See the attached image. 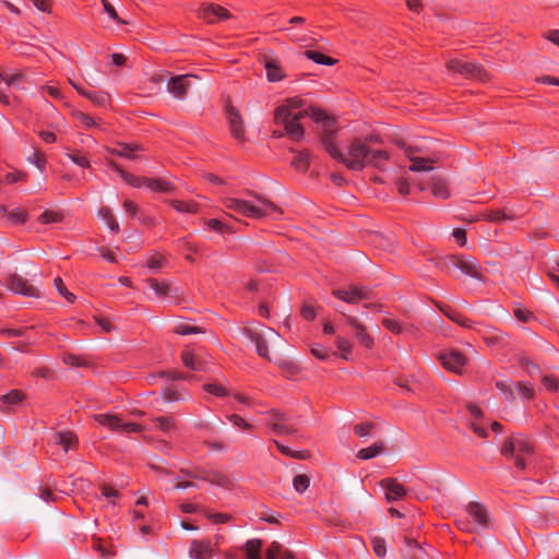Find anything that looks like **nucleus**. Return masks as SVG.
<instances>
[{"label": "nucleus", "instance_id": "28", "mask_svg": "<svg viewBox=\"0 0 559 559\" xmlns=\"http://www.w3.org/2000/svg\"><path fill=\"white\" fill-rule=\"evenodd\" d=\"M202 480H206L213 485L228 488L231 484L229 478L223 474H221L217 471H205L204 475L202 476Z\"/></svg>", "mask_w": 559, "mask_h": 559}, {"label": "nucleus", "instance_id": "6", "mask_svg": "<svg viewBox=\"0 0 559 559\" xmlns=\"http://www.w3.org/2000/svg\"><path fill=\"white\" fill-rule=\"evenodd\" d=\"M197 79L198 76L193 74L168 76V74L165 73L158 75L155 81H165L168 93H170L175 98L181 100L186 97L188 90L192 86V81Z\"/></svg>", "mask_w": 559, "mask_h": 559}, {"label": "nucleus", "instance_id": "61", "mask_svg": "<svg viewBox=\"0 0 559 559\" xmlns=\"http://www.w3.org/2000/svg\"><path fill=\"white\" fill-rule=\"evenodd\" d=\"M373 425L371 423L358 424L354 427V431L359 437H366L370 433Z\"/></svg>", "mask_w": 559, "mask_h": 559}, {"label": "nucleus", "instance_id": "26", "mask_svg": "<svg viewBox=\"0 0 559 559\" xmlns=\"http://www.w3.org/2000/svg\"><path fill=\"white\" fill-rule=\"evenodd\" d=\"M181 360L183 365L191 370H205V362L199 359L190 349L182 352Z\"/></svg>", "mask_w": 559, "mask_h": 559}, {"label": "nucleus", "instance_id": "53", "mask_svg": "<svg viewBox=\"0 0 559 559\" xmlns=\"http://www.w3.org/2000/svg\"><path fill=\"white\" fill-rule=\"evenodd\" d=\"M74 117L80 120L85 127H98V122L95 121L94 118L90 117L88 115L82 112V111H73Z\"/></svg>", "mask_w": 559, "mask_h": 559}, {"label": "nucleus", "instance_id": "17", "mask_svg": "<svg viewBox=\"0 0 559 559\" xmlns=\"http://www.w3.org/2000/svg\"><path fill=\"white\" fill-rule=\"evenodd\" d=\"M199 16L206 21L207 23H216L221 20H227L230 17V13L223 7L218 4H202L199 10Z\"/></svg>", "mask_w": 559, "mask_h": 559}, {"label": "nucleus", "instance_id": "7", "mask_svg": "<svg viewBox=\"0 0 559 559\" xmlns=\"http://www.w3.org/2000/svg\"><path fill=\"white\" fill-rule=\"evenodd\" d=\"M447 68L466 79L485 82L489 79L487 71L478 63L453 59L448 61Z\"/></svg>", "mask_w": 559, "mask_h": 559}, {"label": "nucleus", "instance_id": "62", "mask_svg": "<svg viewBox=\"0 0 559 559\" xmlns=\"http://www.w3.org/2000/svg\"><path fill=\"white\" fill-rule=\"evenodd\" d=\"M496 386L499 391H501L509 400H514V392L511 389L510 384L504 381H498Z\"/></svg>", "mask_w": 559, "mask_h": 559}, {"label": "nucleus", "instance_id": "13", "mask_svg": "<svg viewBox=\"0 0 559 559\" xmlns=\"http://www.w3.org/2000/svg\"><path fill=\"white\" fill-rule=\"evenodd\" d=\"M336 298L348 302L357 304L360 300L369 299L370 292L362 286H349L347 289L337 288L332 293Z\"/></svg>", "mask_w": 559, "mask_h": 559}, {"label": "nucleus", "instance_id": "22", "mask_svg": "<svg viewBox=\"0 0 559 559\" xmlns=\"http://www.w3.org/2000/svg\"><path fill=\"white\" fill-rule=\"evenodd\" d=\"M226 114L231 134L238 140H243L242 119L238 110L233 106H228Z\"/></svg>", "mask_w": 559, "mask_h": 559}, {"label": "nucleus", "instance_id": "54", "mask_svg": "<svg viewBox=\"0 0 559 559\" xmlns=\"http://www.w3.org/2000/svg\"><path fill=\"white\" fill-rule=\"evenodd\" d=\"M204 472L205 471L201 469V468H194V469L181 468L179 471V475L182 477H186V478L202 479Z\"/></svg>", "mask_w": 559, "mask_h": 559}, {"label": "nucleus", "instance_id": "4", "mask_svg": "<svg viewBox=\"0 0 559 559\" xmlns=\"http://www.w3.org/2000/svg\"><path fill=\"white\" fill-rule=\"evenodd\" d=\"M533 453L531 443L521 436H514L504 441L501 454L514 460L515 466L520 469L525 468V456Z\"/></svg>", "mask_w": 559, "mask_h": 559}, {"label": "nucleus", "instance_id": "15", "mask_svg": "<svg viewBox=\"0 0 559 559\" xmlns=\"http://www.w3.org/2000/svg\"><path fill=\"white\" fill-rule=\"evenodd\" d=\"M143 146L139 143L131 142V143H124V142H117V144L114 147H106V151L111 154L116 155L129 160H135L140 158L139 152L143 151Z\"/></svg>", "mask_w": 559, "mask_h": 559}, {"label": "nucleus", "instance_id": "23", "mask_svg": "<svg viewBox=\"0 0 559 559\" xmlns=\"http://www.w3.org/2000/svg\"><path fill=\"white\" fill-rule=\"evenodd\" d=\"M109 166L119 173V175L123 178V180L129 183L130 186L134 188H141V187H147L148 178L146 177H135L127 171H124L122 168L119 167L118 164H116L114 160H108Z\"/></svg>", "mask_w": 559, "mask_h": 559}, {"label": "nucleus", "instance_id": "42", "mask_svg": "<svg viewBox=\"0 0 559 559\" xmlns=\"http://www.w3.org/2000/svg\"><path fill=\"white\" fill-rule=\"evenodd\" d=\"M63 219V215L60 212L45 211L40 216L39 221L43 224L58 223Z\"/></svg>", "mask_w": 559, "mask_h": 559}, {"label": "nucleus", "instance_id": "51", "mask_svg": "<svg viewBox=\"0 0 559 559\" xmlns=\"http://www.w3.org/2000/svg\"><path fill=\"white\" fill-rule=\"evenodd\" d=\"M372 548L378 557H384L386 554L385 542L383 538L374 536L371 539Z\"/></svg>", "mask_w": 559, "mask_h": 559}, {"label": "nucleus", "instance_id": "50", "mask_svg": "<svg viewBox=\"0 0 559 559\" xmlns=\"http://www.w3.org/2000/svg\"><path fill=\"white\" fill-rule=\"evenodd\" d=\"M167 264L165 257L160 254H154L147 260V266L153 271H158Z\"/></svg>", "mask_w": 559, "mask_h": 559}, {"label": "nucleus", "instance_id": "38", "mask_svg": "<svg viewBox=\"0 0 559 559\" xmlns=\"http://www.w3.org/2000/svg\"><path fill=\"white\" fill-rule=\"evenodd\" d=\"M335 345L342 352V358L346 360L350 359L352 343L346 337L337 335L335 338Z\"/></svg>", "mask_w": 559, "mask_h": 559}, {"label": "nucleus", "instance_id": "5", "mask_svg": "<svg viewBox=\"0 0 559 559\" xmlns=\"http://www.w3.org/2000/svg\"><path fill=\"white\" fill-rule=\"evenodd\" d=\"M310 117L322 126V135L321 142L325 151L333 157V153L329 150V146H332L335 151H340L335 144L333 143V135L336 132L334 127V119L330 117L325 111L317 108L310 109Z\"/></svg>", "mask_w": 559, "mask_h": 559}, {"label": "nucleus", "instance_id": "18", "mask_svg": "<svg viewBox=\"0 0 559 559\" xmlns=\"http://www.w3.org/2000/svg\"><path fill=\"white\" fill-rule=\"evenodd\" d=\"M379 486L384 490L385 500L390 503L402 499L406 495L405 487L394 478H384L379 483Z\"/></svg>", "mask_w": 559, "mask_h": 559}, {"label": "nucleus", "instance_id": "58", "mask_svg": "<svg viewBox=\"0 0 559 559\" xmlns=\"http://www.w3.org/2000/svg\"><path fill=\"white\" fill-rule=\"evenodd\" d=\"M516 391L521 396L528 399V400L533 399V396H534L533 389H531L525 382H518Z\"/></svg>", "mask_w": 559, "mask_h": 559}, {"label": "nucleus", "instance_id": "46", "mask_svg": "<svg viewBox=\"0 0 559 559\" xmlns=\"http://www.w3.org/2000/svg\"><path fill=\"white\" fill-rule=\"evenodd\" d=\"M55 287L58 290V293L63 296L68 301L73 302L75 299V296L70 293L67 287L64 286L62 280L60 277H56L53 281Z\"/></svg>", "mask_w": 559, "mask_h": 559}, {"label": "nucleus", "instance_id": "57", "mask_svg": "<svg viewBox=\"0 0 559 559\" xmlns=\"http://www.w3.org/2000/svg\"><path fill=\"white\" fill-rule=\"evenodd\" d=\"M206 224L213 230H216L219 233H224V231L231 233V229L228 226H226L225 224H223L221 221H218L216 218L209 219L206 222Z\"/></svg>", "mask_w": 559, "mask_h": 559}, {"label": "nucleus", "instance_id": "16", "mask_svg": "<svg viewBox=\"0 0 559 559\" xmlns=\"http://www.w3.org/2000/svg\"><path fill=\"white\" fill-rule=\"evenodd\" d=\"M465 510L475 522L477 532L489 527V515L487 509L483 504L472 501L466 506Z\"/></svg>", "mask_w": 559, "mask_h": 559}, {"label": "nucleus", "instance_id": "30", "mask_svg": "<svg viewBox=\"0 0 559 559\" xmlns=\"http://www.w3.org/2000/svg\"><path fill=\"white\" fill-rule=\"evenodd\" d=\"M385 450L384 443L382 441H378L373 443L372 445L361 449L357 453V457L360 460H370L379 454L383 453Z\"/></svg>", "mask_w": 559, "mask_h": 559}, {"label": "nucleus", "instance_id": "33", "mask_svg": "<svg viewBox=\"0 0 559 559\" xmlns=\"http://www.w3.org/2000/svg\"><path fill=\"white\" fill-rule=\"evenodd\" d=\"M25 80V75L21 71L14 72H2V81L5 82L8 86H13L16 88H22L21 83Z\"/></svg>", "mask_w": 559, "mask_h": 559}, {"label": "nucleus", "instance_id": "25", "mask_svg": "<svg viewBox=\"0 0 559 559\" xmlns=\"http://www.w3.org/2000/svg\"><path fill=\"white\" fill-rule=\"evenodd\" d=\"M347 322L354 328L355 336L366 347H371L373 344L372 337L367 333L364 325H361L355 317H347Z\"/></svg>", "mask_w": 559, "mask_h": 559}, {"label": "nucleus", "instance_id": "34", "mask_svg": "<svg viewBox=\"0 0 559 559\" xmlns=\"http://www.w3.org/2000/svg\"><path fill=\"white\" fill-rule=\"evenodd\" d=\"M262 540L259 538L249 539L245 545V550L248 559H261L260 550Z\"/></svg>", "mask_w": 559, "mask_h": 559}, {"label": "nucleus", "instance_id": "39", "mask_svg": "<svg viewBox=\"0 0 559 559\" xmlns=\"http://www.w3.org/2000/svg\"><path fill=\"white\" fill-rule=\"evenodd\" d=\"M441 310L450 320L460 324L461 326H464L467 329L473 328L472 321L468 320L467 318H464L461 314H459L452 310H445V309H441Z\"/></svg>", "mask_w": 559, "mask_h": 559}, {"label": "nucleus", "instance_id": "12", "mask_svg": "<svg viewBox=\"0 0 559 559\" xmlns=\"http://www.w3.org/2000/svg\"><path fill=\"white\" fill-rule=\"evenodd\" d=\"M8 287L14 294H19L27 297L38 298L39 290L35 285L28 284V282L19 274H11L8 278Z\"/></svg>", "mask_w": 559, "mask_h": 559}, {"label": "nucleus", "instance_id": "10", "mask_svg": "<svg viewBox=\"0 0 559 559\" xmlns=\"http://www.w3.org/2000/svg\"><path fill=\"white\" fill-rule=\"evenodd\" d=\"M94 418L100 425L107 426L111 430L121 431V432H140L142 431V426L134 423H124L120 416L114 414H97L94 415Z\"/></svg>", "mask_w": 559, "mask_h": 559}, {"label": "nucleus", "instance_id": "41", "mask_svg": "<svg viewBox=\"0 0 559 559\" xmlns=\"http://www.w3.org/2000/svg\"><path fill=\"white\" fill-rule=\"evenodd\" d=\"M25 395L22 391L12 390L8 394L1 396L3 403L8 405H16L24 400Z\"/></svg>", "mask_w": 559, "mask_h": 559}, {"label": "nucleus", "instance_id": "40", "mask_svg": "<svg viewBox=\"0 0 559 559\" xmlns=\"http://www.w3.org/2000/svg\"><path fill=\"white\" fill-rule=\"evenodd\" d=\"M98 214L107 223V225L114 233H118L119 224L115 219L109 209L103 207L99 210Z\"/></svg>", "mask_w": 559, "mask_h": 559}, {"label": "nucleus", "instance_id": "31", "mask_svg": "<svg viewBox=\"0 0 559 559\" xmlns=\"http://www.w3.org/2000/svg\"><path fill=\"white\" fill-rule=\"evenodd\" d=\"M55 442L61 445L64 451L71 450L78 442L76 437L70 431L57 432L55 435Z\"/></svg>", "mask_w": 559, "mask_h": 559}, {"label": "nucleus", "instance_id": "63", "mask_svg": "<svg viewBox=\"0 0 559 559\" xmlns=\"http://www.w3.org/2000/svg\"><path fill=\"white\" fill-rule=\"evenodd\" d=\"M456 525L461 531H464V532H469V533L477 532L476 526L466 519H461V518L457 519Z\"/></svg>", "mask_w": 559, "mask_h": 559}, {"label": "nucleus", "instance_id": "8", "mask_svg": "<svg viewBox=\"0 0 559 559\" xmlns=\"http://www.w3.org/2000/svg\"><path fill=\"white\" fill-rule=\"evenodd\" d=\"M445 265L456 267L462 273L478 281H485L481 266L473 257L451 255L447 259Z\"/></svg>", "mask_w": 559, "mask_h": 559}, {"label": "nucleus", "instance_id": "1", "mask_svg": "<svg viewBox=\"0 0 559 559\" xmlns=\"http://www.w3.org/2000/svg\"><path fill=\"white\" fill-rule=\"evenodd\" d=\"M329 150L333 153V158L342 163L350 170L359 171L366 166H372L383 170L385 163L390 159V152L385 150H373L366 143L355 139L346 148V153L335 151L332 146Z\"/></svg>", "mask_w": 559, "mask_h": 559}, {"label": "nucleus", "instance_id": "43", "mask_svg": "<svg viewBox=\"0 0 559 559\" xmlns=\"http://www.w3.org/2000/svg\"><path fill=\"white\" fill-rule=\"evenodd\" d=\"M309 484L310 478L305 474L297 475L293 480V486L299 493H302L309 487Z\"/></svg>", "mask_w": 559, "mask_h": 559}, {"label": "nucleus", "instance_id": "21", "mask_svg": "<svg viewBox=\"0 0 559 559\" xmlns=\"http://www.w3.org/2000/svg\"><path fill=\"white\" fill-rule=\"evenodd\" d=\"M146 283L158 297H178L181 294L179 287H171L168 283L156 278H147Z\"/></svg>", "mask_w": 559, "mask_h": 559}, {"label": "nucleus", "instance_id": "14", "mask_svg": "<svg viewBox=\"0 0 559 559\" xmlns=\"http://www.w3.org/2000/svg\"><path fill=\"white\" fill-rule=\"evenodd\" d=\"M395 144L403 148L405 151V154L412 162V165L409 166V170L412 171H430L432 170L431 159L424 158V157H415L413 154L415 151H417V147H412L406 145V143L403 140H396Z\"/></svg>", "mask_w": 559, "mask_h": 559}, {"label": "nucleus", "instance_id": "59", "mask_svg": "<svg viewBox=\"0 0 559 559\" xmlns=\"http://www.w3.org/2000/svg\"><path fill=\"white\" fill-rule=\"evenodd\" d=\"M227 419L236 427L242 428V429H250L251 425L248 424L242 417L239 415L233 414L228 415Z\"/></svg>", "mask_w": 559, "mask_h": 559}, {"label": "nucleus", "instance_id": "24", "mask_svg": "<svg viewBox=\"0 0 559 559\" xmlns=\"http://www.w3.org/2000/svg\"><path fill=\"white\" fill-rule=\"evenodd\" d=\"M212 555V547L209 543L193 540L189 549L190 559H206Z\"/></svg>", "mask_w": 559, "mask_h": 559}, {"label": "nucleus", "instance_id": "11", "mask_svg": "<svg viewBox=\"0 0 559 559\" xmlns=\"http://www.w3.org/2000/svg\"><path fill=\"white\" fill-rule=\"evenodd\" d=\"M308 116L310 117V109H304L298 111V116H288L286 119H275V122L284 124L288 136L295 141H299L305 133V129L299 120Z\"/></svg>", "mask_w": 559, "mask_h": 559}, {"label": "nucleus", "instance_id": "2", "mask_svg": "<svg viewBox=\"0 0 559 559\" xmlns=\"http://www.w3.org/2000/svg\"><path fill=\"white\" fill-rule=\"evenodd\" d=\"M249 195H251L258 203H252L246 200L237 199V198H226L224 200V205L245 216L251 218H262L266 216H272V213H275L277 216L282 215V210H280L272 201L269 199L253 192L249 191Z\"/></svg>", "mask_w": 559, "mask_h": 559}, {"label": "nucleus", "instance_id": "48", "mask_svg": "<svg viewBox=\"0 0 559 559\" xmlns=\"http://www.w3.org/2000/svg\"><path fill=\"white\" fill-rule=\"evenodd\" d=\"M274 443L275 445L277 447V449L284 454V455H287V456H292V457H295V459H299V460H305L308 457L307 453L306 452H295V451H292L289 448L283 445L282 443H280L278 441L274 440Z\"/></svg>", "mask_w": 559, "mask_h": 559}, {"label": "nucleus", "instance_id": "3", "mask_svg": "<svg viewBox=\"0 0 559 559\" xmlns=\"http://www.w3.org/2000/svg\"><path fill=\"white\" fill-rule=\"evenodd\" d=\"M240 332L254 344L259 356L266 359H270L269 345L275 344L281 338L275 330L267 326H262L261 329L243 328Z\"/></svg>", "mask_w": 559, "mask_h": 559}, {"label": "nucleus", "instance_id": "64", "mask_svg": "<svg viewBox=\"0 0 559 559\" xmlns=\"http://www.w3.org/2000/svg\"><path fill=\"white\" fill-rule=\"evenodd\" d=\"M90 100H92L94 104L98 106H106L109 97L105 93H94L92 96H90Z\"/></svg>", "mask_w": 559, "mask_h": 559}, {"label": "nucleus", "instance_id": "32", "mask_svg": "<svg viewBox=\"0 0 559 559\" xmlns=\"http://www.w3.org/2000/svg\"><path fill=\"white\" fill-rule=\"evenodd\" d=\"M407 546L406 557L408 559H426L425 550L413 538L405 537Z\"/></svg>", "mask_w": 559, "mask_h": 559}, {"label": "nucleus", "instance_id": "56", "mask_svg": "<svg viewBox=\"0 0 559 559\" xmlns=\"http://www.w3.org/2000/svg\"><path fill=\"white\" fill-rule=\"evenodd\" d=\"M175 332L180 335H188L192 333H203L202 329L199 326H191L187 324H180L175 328Z\"/></svg>", "mask_w": 559, "mask_h": 559}, {"label": "nucleus", "instance_id": "37", "mask_svg": "<svg viewBox=\"0 0 559 559\" xmlns=\"http://www.w3.org/2000/svg\"><path fill=\"white\" fill-rule=\"evenodd\" d=\"M292 165L299 171H307L309 167V153L307 151L299 152L292 162Z\"/></svg>", "mask_w": 559, "mask_h": 559}, {"label": "nucleus", "instance_id": "45", "mask_svg": "<svg viewBox=\"0 0 559 559\" xmlns=\"http://www.w3.org/2000/svg\"><path fill=\"white\" fill-rule=\"evenodd\" d=\"M284 551L283 546L278 542H273L266 549L265 557L266 559H277Z\"/></svg>", "mask_w": 559, "mask_h": 559}, {"label": "nucleus", "instance_id": "9", "mask_svg": "<svg viewBox=\"0 0 559 559\" xmlns=\"http://www.w3.org/2000/svg\"><path fill=\"white\" fill-rule=\"evenodd\" d=\"M267 417L266 425L276 433L284 436H292L297 432V429L290 424V416L280 409H271L265 413Z\"/></svg>", "mask_w": 559, "mask_h": 559}, {"label": "nucleus", "instance_id": "35", "mask_svg": "<svg viewBox=\"0 0 559 559\" xmlns=\"http://www.w3.org/2000/svg\"><path fill=\"white\" fill-rule=\"evenodd\" d=\"M265 70L267 80L271 82H276L284 78L281 67L273 60H267L265 62Z\"/></svg>", "mask_w": 559, "mask_h": 559}, {"label": "nucleus", "instance_id": "47", "mask_svg": "<svg viewBox=\"0 0 559 559\" xmlns=\"http://www.w3.org/2000/svg\"><path fill=\"white\" fill-rule=\"evenodd\" d=\"M8 218L13 224H22V223H24L26 221L27 213L24 210H22V209H14L12 211H9Z\"/></svg>", "mask_w": 559, "mask_h": 559}, {"label": "nucleus", "instance_id": "27", "mask_svg": "<svg viewBox=\"0 0 559 559\" xmlns=\"http://www.w3.org/2000/svg\"><path fill=\"white\" fill-rule=\"evenodd\" d=\"M430 188H431L432 194L436 198L448 199L450 197V192L448 190L447 182L438 176L431 177Z\"/></svg>", "mask_w": 559, "mask_h": 559}, {"label": "nucleus", "instance_id": "19", "mask_svg": "<svg viewBox=\"0 0 559 559\" xmlns=\"http://www.w3.org/2000/svg\"><path fill=\"white\" fill-rule=\"evenodd\" d=\"M439 360L445 369L456 373L461 371L466 362L465 356L455 349L440 354Z\"/></svg>", "mask_w": 559, "mask_h": 559}, {"label": "nucleus", "instance_id": "52", "mask_svg": "<svg viewBox=\"0 0 559 559\" xmlns=\"http://www.w3.org/2000/svg\"><path fill=\"white\" fill-rule=\"evenodd\" d=\"M154 421L162 431H169L175 427V421L171 417H156Z\"/></svg>", "mask_w": 559, "mask_h": 559}, {"label": "nucleus", "instance_id": "20", "mask_svg": "<svg viewBox=\"0 0 559 559\" xmlns=\"http://www.w3.org/2000/svg\"><path fill=\"white\" fill-rule=\"evenodd\" d=\"M302 106V99L297 97L288 98L285 104L276 108L274 119H286L288 116H298V111L305 109Z\"/></svg>", "mask_w": 559, "mask_h": 559}, {"label": "nucleus", "instance_id": "55", "mask_svg": "<svg viewBox=\"0 0 559 559\" xmlns=\"http://www.w3.org/2000/svg\"><path fill=\"white\" fill-rule=\"evenodd\" d=\"M382 324L388 330H390L391 332H393L395 334H400V333L403 332V328L401 326L400 322L394 320V319L385 318V319L382 320Z\"/></svg>", "mask_w": 559, "mask_h": 559}, {"label": "nucleus", "instance_id": "36", "mask_svg": "<svg viewBox=\"0 0 559 559\" xmlns=\"http://www.w3.org/2000/svg\"><path fill=\"white\" fill-rule=\"evenodd\" d=\"M305 56L319 64L333 66L336 63L335 59L313 50H307Z\"/></svg>", "mask_w": 559, "mask_h": 559}, {"label": "nucleus", "instance_id": "60", "mask_svg": "<svg viewBox=\"0 0 559 559\" xmlns=\"http://www.w3.org/2000/svg\"><path fill=\"white\" fill-rule=\"evenodd\" d=\"M204 390L211 394L216 395V396H224L227 394V391L225 388H223L219 384H215V383L205 384Z\"/></svg>", "mask_w": 559, "mask_h": 559}, {"label": "nucleus", "instance_id": "49", "mask_svg": "<svg viewBox=\"0 0 559 559\" xmlns=\"http://www.w3.org/2000/svg\"><path fill=\"white\" fill-rule=\"evenodd\" d=\"M171 206L178 212H188L194 213L197 212L198 205L195 203H186L182 201L174 200L171 201Z\"/></svg>", "mask_w": 559, "mask_h": 559}, {"label": "nucleus", "instance_id": "44", "mask_svg": "<svg viewBox=\"0 0 559 559\" xmlns=\"http://www.w3.org/2000/svg\"><path fill=\"white\" fill-rule=\"evenodd\" d=\"M484 217L487 221L496 222V223H501V222H506V221H511L512 219V217L510 215H508L507 213H504L502 211H491V212H488V213L484 214Z\"/></svg>", "mask_w": 559, "mask_h": 559}, {"label": "nucleus", "instance_id": "29", "mask_svg": "<svg viewBox=\"0 0 559 559\" xmlns=\"http://www.w3.org/2000/svg\"><path fill=\"white\" fill-rule=\"evenodd\" d=\"M147 188L154 192L170 193L175 186L163 178H148Z\"/></svg>", "mask_w": 559, "mask_h": 559}]
</instances>
